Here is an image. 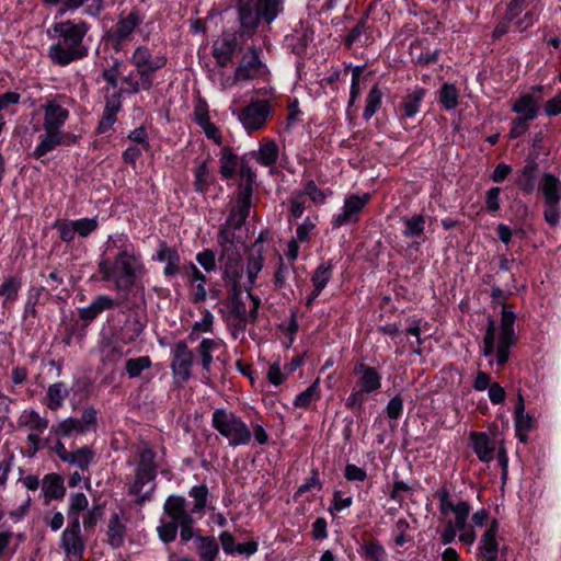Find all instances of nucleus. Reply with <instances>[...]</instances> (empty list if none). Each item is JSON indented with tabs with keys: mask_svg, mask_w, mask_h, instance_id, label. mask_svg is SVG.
I'll return each instance as SVG.
<instances>
[{
	"mask_svg": "<svg viewBox=\"0 0 561 561\" xmlns=\"http://www.w3.org/2000/svg\"><path fill=\"white\" fill-rule=\"evenodd\" d=\"M220 345L218 340L203 339L196 348V353L201 357L203 370L208 373L213 363V352Z\"/></svg>",
	"mask_w": 561,
	"mask_h": 561,
	"instance_id": "a19ab883",
	"label": "nucleus"
},
{
	"mask_svg": "<svg viewBox=\"0 0 561 561\" xmlns=\"http://www.w3.org/2000/svg\"><path fill=\"white\" fill-rule=\"evenodd\" d=\"M70 393L65 382L58 381L48 386L46 391V407L51 411L59 410Z\"/></svg>",
	"mask_w": 561,
	"mask_h": 561,
	"instance_id": "c756f323",
	"label": "nucleus"
},
{
	"mask_svg": "<svg viewBox=\"0 0 561 561\" xmlns=\"http://www.w3.org/2000/svg\"><path fill=\"white\" fill-rule=\"evenodd\" d=\"M202 319L199 321H196L193 327L192 331L188 335L190 341H194L196 336L201 333H211L213 332V325H214V314L208 309H202Z\"/></svg>",
	"mask_w": 561,
	"mask_h": 561,
	"instance_id": "de8ad7c7",
	"label": "nucleus"
},
{
	"mask_svg": "<svg viewBox=\"0 0 561 561\" xmlns=\"http://www.w3.org/2000/svg\"><path fill=\"white\" fill-rule=\"evenodd\" d=\"M561 206L560 202H543V218L552 227L560 222Z\"/></svg>",
	"mask_w": 561,
	"mask_h": 561,
	"instance_id": "052dcab7",
	"label": "nucleus"
},
{
	"mask_svg": "<svg viewBox=\"0 0 561 561\" xmlns=\"http://www.w3.org/2000/svg\"><path fill=\"white\" fill-rule=\"evenodd\" d=\"M543 202H561V181L551 173H545L540 182Z\"/></svg>",
	"mask_w": 561,
	"mask_h": 561,
	"instance_id": "473e14b6",
	"label": "nucleus"
},
{
	"mask_svg": "<svg viewBox=\"0 0 561 561\" xmlns=\"http://www.w3.org/2000/svg\"><path fill=\"white\" fill-rule=\"evenodd\" d=\"M145 327L146 323L138 313H130L115 334L116 342L125 345L135 342L142 334Z\"/></svg>",
	"mask_w": 561,
	"mask_h": 561,
	"instance_id": "aec40b11",
	"label": "nucleus"
},
{
	"mask_svg": "<svg viewBox=\"0 0 561 561\" xmlns=\"http://www.w3.org/2000/svg\"><path fill=\"white\" fill-rule=\"evenodd\" d=\"M538 175H539V168H538L537 162L535 160H529L518 171L516 181H515L516 185L524 193L530 194L536 188Z\"/></svg>",
	"mask_w": 561,
	"mask_h": 561,
	"instance_id": "b1692460",
	"label": "nucleus"
},
{
	"mask_svg": "<svg viewBox=\"0 0 561 561\" xmlns=\"http://www.w3.org/2000/svg\"><path fill=\"white\" fill-rule=\"evenodd\" d=\"M365 554L373 561H385L387 553L383 547L377 541H368L364 546Z\"/></svg>",
	"mask_w": 561,
	"mask_h": 561,
	"instance_id": "338daca9",
	"label": "nucleus"
},
{
	"mask_svg": "<svg viewBox=\"0 0 561 561\" xmlns=\"http://www.w3.org/2000/svg\"><path fill=\"white\" fill-rule=\"evenodd\" d=\"M54 228L58 230L60 239L66 243L72 242L77 236L75 225L70 219L57 220Z\"/></svg>",
	"mask_w": 561,
	"mask_h": 561,
	"instance_id": "680f3d73",
	"label": "nucleus"
},
{
	"mask_svg": "<svg viewBox=\"0 0 561 561\" xmlns=\"http://www.w3.org/2000/svg\"><path fill=\"white\" fill-rule=\"evenodd\" d=\"M123 66V61L119 59H114L112 67L106 68L102 71V78L107 82V84L112 88H116L118 84L117 77L121 75V68Z\"/></svg>",
	"mask_w": 561,
	"mask_h": 561,
	"instance_id": "69168bd1",
	"label": "nucleus"
},
{
	"mask_svg": "<svg viewBox=\"0 0 561 561\" xmlns=\"http://www.w3.org/2000/svg\"><path fill=\"white\" fill-rule=\"evenodd\" d=\"M512 111L520 115V118L534 121L537 117L538 107L530 94H524L513 104Z\"/></svg>",
	"mask_w": 561,
	"mask_h": 561,
	"instance_id": "4c0bfd02",
	"label": "nucleus"
},
{
	"mask_svg": "<svg viewBox=\"0 0 561 561\" xmlns=\"http://www.w3.org/2000/svg\"><path fill=\"white\" fill-rule=\"evenodd\" d=\"M188 496L193 499L194 505L188 513L192 516H197V519H202L205 515V508L207 507L209 491L206 484L194 485L188 491Z\"/></svg>",
	"mask_w": 561,
	"mask_h": 561,
	"instance_id": "7c9ffc66",
	"label": "nucleus"
},
{
	"mask_svg": "<svg viewBox=\"0 0 561 561\" xmlns=\"http://www.w3.org/2000/svg\"><path fill=\"white\" fill-rule=\"evenodd\" d=\"M99 427V411L93 405H87L82 409L80 417L69 416L62 419L50 426V435L58 439L51 450L64 462L68 459V450L61 438L72 436H83L88 433H95Z\"/></svg>",
	"mask_w": 561,
	"mask_h": 561,
	"instance_id": "39448f33",
	"label": "nucleus"
},
{
	"mask_svg": "<svg viewBox=\"0 0 561 561\" xmlns=\"http://www.w3.org/2000/svg\"><path fill=\"white\" fill-rule=\"evenodd\" d=\"M42 110L43 133L30 157L44 162L43 158L56 148L75 144L76 136L62 129L70 113L57 99H48Z\"/></svg>",
	"mask_w": 561,
	"mask_h": 561,
	"instance_id": "20e7f679",
	"label": "nucleus"
},
{
	"mask_svg": "<svg viewBox=\"0 0 561 561\" xmlns=\"http://www.w3.org/2000/svg\"><path fill=\"white\" fill-rule=\"evenodd\" d=\"M267 73V67L261 59V49L254 45L249 46L242 54L236 68V79L250 81Z\"/></svg>",
	"mask_w": 561,
	"mask_h": 561,
	"instance_id": "f8f14e48",
	"label": "nucleus"
},
{
	"mask_svg": "<svg viewBox=\"0 0 561 561\" xmlns=\"http://www.w3.org/2000/svg\"><path fill=\"white\" fill-rule=\"evenodd\" d=\"M252 206V195L237 192L236 204L231 207L225 224L220 229L239 230L244 225L250 215Z\"/></svg>",
	"mask_w": 561,
	"mask_h": 561,
	"instance_id": "f3484780",
	"label": "nucleus"
},
{
	"mask_svg": "<svg viewBox=\"0 0 561 561\" xmlns=\"http://www.w3.org/2000/svg\"><path fill=\"white\" fill-rule=\"evenodd\" d=\"M142 21L144 18L137 9H133L127 15L121 14L113 27L114 37L118 42L128 39Z\"/></svg>",
	"mask_w": 561,
	"mask_h": 561,
	"instance_id": "412c9836",
	"label": "nucleus"
},
{
	"mask_svg": "<svg viewBox=\"0 0 561 561\" xmlns=\"http://www.w3.org/2000/svg\"><path fill=\"white\" fill-rule=\"evenodd\" d=\"M89 505L88 497L82 492L72 493L69 496V505L67 510V516L69 520L79 518V513L87 510Z\"/></svg>",
	"mask_w": 561,
	"mask_h": 561,
	"instance_id": "3c124183",
	"label": "nucleus"
},
{
	"mask_svg": "<svg viewBox=\"0 0 561 561\" xmlns=\"http://www.w3.org/2000/svg\"><path fill=\"white\" fill-rule=\"evenodd\" d=\"M220 174L224 179H231L234 176L239 159L238 156L232 153L228 147H225L219 159Z\"/></svg>",
	"mask_w": 561,
	"mask_h": 561,
	"instance_id": "c03bdc74",
	"label": "nucleus"
},
{
	"mask_svg": "<svg viewBox=\"0 0 561 561\" xmlns=\"http://www.w3.org/2000/svg\"><path fill=\"white\" fill-rule=\"evenodd\" d=\"M22 288V282L18 276H7L0 285V296L3 297L2 306L8 307L14 302Z\"/></svg>",
	"mask_w": 561,
	"mask_h": 561,
	"instance_id": "c9c22d12",
	"label": "nucleus"
},
{
	"mask_svg": "<svg viewBox=\"0 0 561 561\" xmlns=\"http://www.w3.org/2000/svg\"><path fill=\"white\" fill-rule=\"evenodd\" d=\"M89 25L84 21H62L47 30V36L56 42L48 48V57L57 66H68L88 56L84 37Z\"/></svg>",
	"mask_w": 561,
	"mask_h": 561,
	"instance_id": "7ed1b4c3",
	"label": "nucleus"
},
{
	"mask_svg": "<svg viewBox=\"0 0 561 561\" xmlns=\"http://www.w3.org/2000/svg\"><path fill=\"white\" fill-rule=\"evenodd\" d=\"M60 548L67 557L81 559L85 550V539L81 531L80 518L69 520L60 536Z\"/></svg>",
	"mask_w": 561,
	"mask_h": 561,
	"instance_id": "4468645a",
	"label": "nucleus"
},
{
	"mask_svg": "<svg viewBox=\"0 0 561 561\" xmlns=\"http://www.w3.org/2000/svg\"><path fill=\"white\" fill-rule=\"evenodd\" d=\"M294 270L293 264H287L284 259L279 256L278 266L274 275V285L276 289H283L287 286V278Z\"/></svg>",
	"mask_w": 561,
	"mask_h": 561,
	"instance_id": "13d9d810",
	"label": "nucleus"
},
{
	"mask_svg": "<svg viewBox=\"0 0 561 561\" xmlns=\"http://www.w3.org/2000/svg\"><path fill=\"white\" fill-rule=\"evenodd\" d=\"M43 492L46 502L62 499L66 493L64 479L56 473L46 474L44 478Z\"/></svg>",
	"mask_w": 561,
	"mask_h": 561,
	"instance_id": "f704fd0d",
	"label": "nucleus"
},
{
	"mask_svg": "<svg viewBox=\"0 0 561 561\" xmlns=\"http://www.w3.org/2000/svg\"><path fill=\"white\" fill-rule=\"evenodd\" d=\"M501 313L500 337L496 351V360L499 365H503L508 360L510 347L515 342L514 323L516 320L515 312L504 304L502 306Z\"/></svg>",
	"mask_w": 561,
	"mask_h": 561,
	"instance_id": "ddd939ff",
	"label": "nucleus"
},
{
	"mask_svg": "<svg viewBox=\"0 0 561 561\" xmlns=\"http://www.w3.org/2000/svg\"><path fill=\"white\" fill-rule=\"evenodd\" d=\"M164 514L179 522L180 537L183 542L195 541V537H201L195 529L197 519L188 513L187 501L182 495H169L163 504Z\"/></svg>",
	"mask_w": 561,
	"mask_h": 561,
	"instance_id": "1a4fd4ad",
	"label": "nucleus"
},
{
	"mask_svg": "<svg viewBox=\"0 0 561 561\" xmlns=\"http://www.w3.org/2000/svg\"><path fill=\"white\" fill-rule=\"evenodd\" d=\"M194 363V353L184 341H179L172 348L171 370L173 376L186 382L191 378V369Z\"/></svg>",
	"mask_w": 561,
	"mask_h": 561,
	"instance_id": "2eb2a0df",
	"label": "nucleus"
},
{
	"mask_svg": "<svg viewBox=\"0 0 561 561\" xmlns=\"http://www.w3.org/2000/svg\"><path fill=\"white\" fill-rule=\"evenodd\" d=\"M156 453L150 447H145L138 453V462L136 466V472H140L144 476L149 474L157 477V465L154 462Z\"/></svg>",
	"mask_w": 561,
	"mask_h": 561,
	"instance_id": "58836bf2",
	"label": "nucleus"
},
{
	"mask_svg": "<svg viewBox=\"0 0 561 561\" xmlns=\"http://www.w3.org/2000/svg\"><path fill=\"white\" fill-rule=\"evenodd\" d=\"M250 154L245 153L241 157L239 163V173H240V183H239V193L253 195V184L255 180V173L249 164Z\"/></svg>",
	"mask_w": 561,
	"mask_h": 561,
	"instance_id": "72a5a7b5",
	"label": "nucleus"
},
{
	"mask_svg": "<svg viewBox=\"0 0 561 561\" xmlns=\"http://www.w3.org/2000/svg\"><path fill=\"white\" fill-rule=\"evenodd\" d=\"M332 277V264L322 262L312 274L311 282L316 294H320Z\"/></svg>",
	"mask_w": 561,
	"mask_h": 561,
	"instance_id": "49530a36",
	"label": "nucleus"
},
{
	"mask_svg": "<svg viewBox=\"0 0 561 561\" xmlns=\"http://www.w3.org/2000/svg\"><path fill=\"white\" fill-rule=\"evenodd\" d=\"M211 426L233 448L248 445L252 439L250 426L233 411L227 409H215L213 411Z\"/></svg>",
	"mask_w": 561,
	"mask_h": 561,
	"instance_id": "423d86ee",
	"label": "nucleus"
},
{
	"mask_svg": "<svg viewBox=\"0 0 561 561\" xmlns=\"http://www.w3.org/2000/svg\"><path fill=\"white\" fill-rule=\"evenodd\" d=\"M154 477L135 471L134 480L129 484V494L137 495L138 503H142L151 499V493L154 490Z\"/></svg>",
	"mask_w": 561,
	"mask_h": 561,
	"instance_id": "a878e982",
	"label": "nucleus"
},
{
	"mask_svg": "<svg viewBox=\"0 0 561 561\" xmlns=\"http://www.w3.org/2000/svg\"><path fill=\"white\" fill-rule=\"evenodd\" d=\"M18 426L27 432V457L32 458L39 450L48 447L50 438H42L44 432L49 427V420L47 417L42 416L35 410H25L18 419Z\"/></svg>",
	"mask_w": 561,
	"mask_h": 561,
	"instance_id": "6e6552de",
	"label": "nucleus"
},
{
	"mask_svg": "<svg viewBox=\"0 0 561 561\" xmlns=\"http://www.w3.org/2000/svg\"><path fill=\"white\" fill-rule=\"evenodd\" d=\"M382 91L378 84H375L367 94L366 105L363 112L364 119H370L380 108Z\"/></svg>",
	"mask_w": 561,
	"mask_h": 561,
	"instance_id": "a18cd8bd",
	"label": "nucleus"
},
{
	"mask_svg": "<svg viewBox=\"0 0 561 561\" xmlns=\"http://www.w3.org/2000/svg\"><path fill=\"white\" fill-rule=\"evenodd\" d=\"M95 453L90 446H82L70 451L66 463L76 466L81 470H85L92 463Z\"/></svg>",
	"mask_w": 561,
	"mask_h": 561,
	"instance_id": "ea45409f",
	"label": "nucleus"
},
{
	"mask_svg": "<svg viewBox=\"0 0 561 561\" xmlns=\"http://www.w3.org/2000/svg\"><path fill=\"white\" fill-rule=\"evenodd\" d=\"M458 90L451 83H444L439 89V103L445 110H453L458 105Z\"/></svg>",
	"mask_w": 561,
	"mask_h": 561,
	"instance_id": "603ef678",
	"label": "nucleus"
},
{
	"mask_svg": "<svg viewBox=\"0 0 561 561\" xmlns=\"http://www.w3.org/2000/svg\"><path fill=\"white\" fill-rule=\"evenodd\" d=\"M370 196L369 194L359 195H350L344 201V206L342 213L333 216L332 218V227L340 228L341 226L356 222L358 220V215L362 213L366 204L368 203Z\"/></svg>",
	"mask_w": 561,
	"mask_h": 561,
	"instance_id": "dca6fc26",
	"label": "nucleus"
},
{
	"mask_svg": "<svg viewBox=\"0 0 561 561\" xmlns=\"http://www.w3.org/2000/svg\"><path fill=\"white\" fill-rule=\"evenodd\" d=\"M353 371L357 376L356 387L362 392L370 394L381 388V374L375 367L358 363Z\"/></svg>",
	"mask_w": 561,
	"mask_h": 561,
	"instance_id": "a211bd4d",
	"label": "nucleus"
},
{
	"mask_svg": "<svg viewBox=\"0 0 561 561\" xmlns=\"http://www.w3.org/2000/svg\"><path fill=\"white\" fill-rule=\"evenodd\" d=\"M194 546L202 561H216L219 554V545L214 536L195 537Z\"/></svg>",
	"mask_w": 561,
	"mask_h": 561,
	"instance_id": "c85d7f7f",
	"label": "nucleus"
},
{
	"mask_svg": "<svg viewBox=\"0 0 561 561\" xmlns=\"http://www.w3.org/2000/svg\"><path fill=\"white\" fill-rule=\"evenodd\" d=\"M194 175L195 191L198 193H205L210 185L209 171L206 162H202L195 168Z\"/></svg>",
	"mask_w": 561,
	"mask_h": 561,
	"instance_id": "6e6d98bb",
	"label": "nucleus"
},
{
	"mask_svg": "<svg viewBox=\"0 0 561 561\" xmlns=\"http://www.w3.org/2000/svg\"><path fill=\"white\" fill-rule=\"evenodd\" d=\"M472 449L478 458L483 462H489L493 459L494 444L485 433L473 432L470 434Z\"/></svg>",
	"mask_w": 561,
	"mask_h": 561,
	"instance_id": "bb28decb",
	"label": "nucleus"
},
{
	"mask_svg": "<svg viewBox=\"0 0 561 561\" xmlns=\"http://www.w3.org/2000/svg\"><path fill=\"white\" fill-rule=\"evenodd\" d=\"M404 225L402 234L405 238H419L424 233L425 217L423 215H414L412 217H404L401 219Z\"/></svg>",
	"mask_w": 561,
	"mask_h": 561,
	"instance_id": "37998d69",
	"label": "nucleus"
},
{
	"mask_svg": "<svg viewBox=\"0 0 561 561\" xmlns=\"http://www.w3.org/2000/svg\"><path fill=\"white\" fill-rule=\"evenodd\" d=\"M470 505L466 501H459L455 505V524H453L458 530H465L467 526V519L470 514Z\"/></svg>",
	"mask_w": 561,
	"mask_h": 561,
	"instance_id": "bf43d9fd",
	"label": "nucleus"
},
{
	"mask_svg": "<svg viewBox=\"0 0 561 561\" xmlns=\"http://www.w3.org/2000/svg\"><path fill=\"white\" fill-rule=\"evenodd\" d=\"M179 522L171 519L163 522L157 527L159 539L164 543L173 542L176 539Z\"/></svg>",
	"mask_w": 561,
	"mask_h": 561,
	"instance_id": "5fc2aeb1",
	"label": "nucleus"
},
{
	"mask_svg": "<svg viewBox=\"0 0 561 561\" xmlns=\"http://www.w3.org/2000/svg\"><path fill=\"white\" fill-rule=\"evenodd\" d=\"M524 399L519 394L518 402L515 409V428L516 435L520 442L527 440V433L534 427L535 420L531 415L524 413Z\"/></svg>",
	"mask_w": 561,
	"mask_h": 561,
	"instance_id": "cd10ccee",
	"label": "nucleus"
},
{
	"mask_svg": "<svg viewBox=\"0 0 561 561\" xmlns=\"http://www.w3.org/2000/svg\"><path fill=\"white\" fill-rule=\"evenodd\" d=\"M197 263L209 273L216 270V255L210 249H205L196 254Z\"/></svg>",
	"mask_w": 561,
	"mask_h": 561,
	"instance_id": "0e129e2a",
	"label": "nucleus"
},
{
	"mask_svg": "<svg viewBox=\"0 0 561 561\" xmlns=\"http://www.w3.org/2000/svg\"><path fill=\"white\" fill-rule=\"evenodd\" d=\"M156 259L165 262L163 275L168 278L182 273L181 256L176 249L168 247L165 242H161Z\"/></svg>",
	"mask_w": 561,
	"mask_h": 561,
	"instance_id": "4be33fe9",
	"label": "nucleus"
},
{
	"mask_svg": "<svg viewBox=\"0 0 561 561\" xmlns=\"http://www.w3.org/2000/svg\"><path fill=\"white\" fill-rule=\"evenodd\" d=\"M321 398V391L319 387V379L313 381L305 391L296 396L294 405L300 409L309 408L313 402Z\"/></svg>",
	"mask_w": 561,
	"mask_h": 561,
	"instance_id": "79ce46f5",
	"label": "nucleus"
},
{
	"mask_svg": "<svg viewBox=\"0 0 561 561\" xmlns=\"http://www.w3.org/2000/svg\"><path fill=\"white\" fill-rule=\"evenodd\" d=\"M182 274L187 277V280L191 284H194L196 282H201V283L207 282L205 274H203L193 262L183 264Z\"/></svg>",
	"mask_w": 561,
	"mask_h": 561,
	"instance_id": "774afa93",
	"label": "nucleus"
},
{
	"mask_svg": "<svg viewBox=\"0 0 561 561\" xmlns=\"http://www.w3.org/2000/svg\"><path fill=\"white\" fill-rule=\"evenodd\" d=\"M137 73L135 75L133 71L127 76L123 77V82L127 85L125 90L126 93L136 94L141 90L148 91L151 89L153 84V80L145 81L144 77H138L136 79Z\"/></svg>",
	"mask_w": 561,
	"mask_h": 561,
	"instance_id": "8fccbe9b",
	"label": "nucleus"
},
{
	"mask_svg": "<svg viewBox=\"0 0 561 561\" xmlns=\"http://www.w3.org/2000/svg\"><path fill=\"white\" fill-rule=\"evenodd\" d=\"M118 302L108 295H98L92 301L81 309H79V317L85 322L93 321L103 311L110 310L117 306Z\"/></svg>",
	"mask_w": 561,
	"mask_h": 561,
	"instance_id": "5701e85b",
	"label": "nucleus"
},
{
	"mask_svg": "<svg viewBox=\"0 0 561 561\" xmlns=\"http://www.w3.org/2000/svg\"><path fill=\"white\" fill-rule=\"evenodd\" d=\"M98 272L103 282H111L117 293L129 294L147 272L141 255L125 234L110 236L98 259Z\"/></svg>",
	"mask_w": 561,
	"mask_h": 561,
	"instance_id": "f257e3e1",
	"label": "nucleus"
},
{
	"mask_svg": "<svg viewBox=\"0 0 561 561\" xmlns=\"http://www.w3.org/2000/svg\"><path fill=\"white\" fill-rule=\"evenodd\" d=\"M251 159L266 168H273L279 156V149L274 140L266 139L262 142L257 150L248 152Z\"/></svg>",
	"mask_w": 561,
	"mask_h": 561,
	"instance_id": "393cba45",
	"label": "nucleus"
},
{
	"mask_svg": "<svg viewBox=\"0 0 561 561\" xmlns=\"http://www.w3.org/2000/svg\"><path fill=\"white\" fill-rule=\"evenodd\" d=\"M495 329V321L490 317L488 320L486 332L483 339V355L486 357L494 353Z\"/></svg>",
	"mask_w": 561,
	"mask_h": 561,
	"instance_id": "e2e57ef3",
	"label": "nucleus"
},
{
	"mask_svg": "<svg viewBox=\"0 0 561 561\" xmlns=\"http://www.w3.org/2000/svg\"><path fill=\"white\" fill-rule=\"evenodd\" d=\"M238 121L248 133L259 130L264 127L271 114V105L266 100L252 101L240 111H232Z\"/></svg>",
	"mask_w": 561,
	"mask_h": 561,
	"instance_id": "9d476101",
	"label": "nucleus"
},
{
	"mask_svg": "<svg viewBox=\"0 0 561 561\" xmlns=\"http://www.w3.org/2000/svg\"><path fill=\"white\" fill-rule=\"evenodd\" d=\"M219 264L222 276L236 287L241 278L242 254L240 247L234 242V233L227 229L218 231Z\"/></svg>",
	"mask_w": 561,
	"mask_h": 561,
	"instance_id": "0eeeda50",
	"label": "nucleus"
},
{
	"mask_svg": "<svg viewBox=\"0 0 561 561\" xmlns=\"http://www.w3.org/2000/svg\"><path fill=\"white\" fill-rule=\"evenodd\" d=\"M425 93L424 88L416 87L402 99L400 106L404 117L412 118L419 113Z\"/></svg>",
	"mask_w": 561,
	"mask_h": 561,
	"instance_id": "2f4dec72",
	"label": "nucleus"
},
{
	"mask_svg": "<svg viewBox=\"0 0 561 561\" xmlns=\"http://www.w3.org/2000/svg\"><path fill=\"white\" fill-rule=\"evenodd\" d=\"M284 0H238L237 12L241 32L222 34L213 44V56L219 67H227L233 61L234 54L241 50L239 37L252 35L261 20L272 23L283 11Z\"/></svg>",
	"mask_w": 561,
	"mask_h": 561,
	"instance_id": "f03ea898",
	"label": "nucleus"
},
{
	"mask_svg": "<svg viewBox=\"0 0 561 561\" xmlns=\"http://www.w3.org/2000/svg\"><path fill=\"white\" fill-rule=\"evenodd\" d=\"M76 233L81 238H88L99 228V220L93 218H80L72 220Z\"/></svg>",
	"mask_w": 561,
	"mask_h": 561,
	"instance_id": "4d7b16f0",
	"label": "nucleus"
},
{
	"mask_svg": "<svg viewBox=\"0 0 561 561\" xmlns=\"http://www.w3.org/2000/svg\"><path fill=\"white\" fill-rule=\"evenodd\" d=\"M151 367V359L149 356H139L126 360L125 370L129 378H137L141 373Z\"/></svg>",
	"mask_w": 561,
	"mask_h": 561,
	"instance_id": "864d4df0",
	"label": "nucleus"
},
{
	"mask_svg": "<svg viewBox=\"0 0 561 561\" xmlns=\"http://www.w3.org/2000/svg\"><path fill=\"white\" fill-rule=\"evenodd\" d=\"M129 60L136 69L137 77H144L145 81L153 80V73L167 64L164 55H153L145 45L136 47Z\"/></svg>",
	"mask_w": 561,
	"mask_h": 561,
	"instance_id": "9b49d317",
	"label": "nucleus"
},
{
	"mask_svg": "<svg viewBox=\"0 0 561 561\" xmlns=\"http://www.w3.org/2000/svg\"><path fill=\"white\" fill-rule=\"evenodd\" d=\"M108 542L112 547L117 548L124 541L125 526L121 523L117 514L112 515L108 523Z\"/></svg>",
	"mask_w": 561,
	"mask_h": 561,
	"instance_id": "09e8293b",
	"label": "nucleus"
},
{
	"mask_svg": "<svg viewBox=\"0 0 561 561\" xmlns=\"http://www.w3.org/2000/svg\"><path fill=\"white\" fill-rule=\"evenodd\" d=\"M499 531V523L493 519L488 529L481 536L478 552L483 561H497L499 542L496 534Z\"/></svg>",
	"mask_w": 561,
	"mask_h": 561,
	"instance_id": "6ab92c4d",
	"label": "nucleus"
},
{
	"mask_svg": "<svg viewBox=\"0 0 561 561\" xmlns=\"http://www.w3.org/2000/svg\"><path fill=\"white\" fill-rule=\"evenodd\" d=\"M264 266V256L261 251L250 253L247 262L248 283L244 285L247 291L252 290L255 285L259 273Z\"/></svg>",
	"mask_w": 561,
	"mask_h": 561,
	"instance_id": "e433bc0d",
	"label": "nucleus"
}]
</instances>
